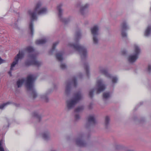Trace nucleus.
<instances>
[{
    "label": "nucleus",
    "mask_w": 151,
    "mask_h": 151,
    "mask_svg": "<svg viewBox=\"0 0 151 151\" xmlns=\"http://www.w3.org/2000/svg\"><path fill=\"white\" fill-rule=\"evenodd\" d=\"M34 116L36 117L37 118H38L39 119H40V116L39 115L37 114V113H34Z\"/></svg>",
    "instance_id": "c9c22d12"
},
{
    "label": "nucleus",
    "mask_w": 151,
    "mask_h": 151,
    "mask_svg": "<svg viewBox=\"0 0 151 151\" xmlns=\"http://www.w3.org/2000/svg\"><path fill=\"white\" fill-rule=\"evenodd\" d=\"M66 65L64 64H61L60 65V68L62 69H64L66 68Z\"/></svg>",
    "instance_id": "473e14b6"
},
{
    "label": "nucleus",
    "mask_w": 151,
    "mask_h": 151,
    "mask_svg": "<svg viewBox=\"0 0 151 151\" xmlns=\"http://www.w3.org/2000/svg\"><path fill=\"white\" fill-rule=\"evenodd\" d=\"M109 118L108 116H106L105 117V124L106 126H107L109 124Z\"/></svg>",
    "instance_id": "cd10ccee"
},
{
    "label": "nucleus",
    "mask_w": 151,
    "mask_h": 151,
    "mask_svg": "<svg viewBox=\"0 0 151 151\" xmlns=\"http://www.w3.org/2000/svg\"><path fill=\"white\" fill-rule=\"evenodd\" d=\"M35 79H34L32 75L28 76L27 78L26 87L28 90L33 89V82Z\"/></svg>",
    "instance_id": "0eeeda50"
},
{
    "label": "nucleus",
    "mask_w": 151,
    "mask_h": 151,
    "mask_svg": "<svg viewBox=\"0 0 151 151\" xmlns=\"http://www.w3.org/2000/svg\"><path fill=\"white\" fill-rule=\"evenodd\" d=\"M151 31V26H149L145 32V35L146 36H148L149 35Z\"/></svg>",
    "instance_id": "2eb2a0df"
},
{
    "label": "nucleus",
    "mask_w": 151,
    "mask_h": 151,
    "mask_svg": "<svg viewBox=\"0 0 151 151\" xmlns=\"http://www.w3.org/2000/svg\"><path fill=\"white\" fill-rule=\"evenodd\" d=\"M68 21V19H64L63 20H62V21L65 22V23H66Z\"/></svg>",
    "instance_id": "e433bc0d"
},
{
    "label": "nucleus",
    "mask_w": 151,
    "mask_h": 151,
    "mask_svg": "<svg viewBox=\"0 0 151 151\" xmlns=\"http://www.w3.org/2000/svg\"><path fill=\"white\" fill-rule=\"evenodd\" d=\"M24 55V51L23 50L19 51V53L17 55L15 58L14 61L13 62L11 65L10 68L11 70H13V68L17 63L19 59H22Z\"/></svg>",
    "instance_id": "423d86ee"
},
{
    "label": "nucleus",
    "mask_w": 151,
    "mask_h": 151,
    "mask_svg": "<svg viewBox=\"0 0 151 151\" xmlns=\"http://www.w3.org/2000/svg\"><path fill=\"white\" fill-rule=\"evenodd\" d=\"M58 43L59 42H57L53 44L52 47V49L51 50V51H53L55 50L56 48V46L58 44Z\"/></svg>",
    "instance_id": "393cba45"
},
{
    "label": "nucleus",
    "mask_w": 151,
    "mask_h": 151,
    "mask_svg": "<svg viewBox=\"0 0 151 151\" xmlns=\"http://www.w3.org/2000/svg\"><path fill=\"white\" fill-rule=\"evenodd\" d=\"M15 105L16 106H18L19 105L17 104H15Z\"/></svg>",
    "instance_id": "79ce46f5"
},
{
    "label": "nucleus",
    "mask_w": 151,
    "mask_h": 151,
    "mask_svg": "<svg viewBox=\"0 0 151 151\" xmlns=\"http://www.w3.org/2000/svg\"><path fill=\"white\" fill-rule=\"evenodd\" d=\"M94 91V89L91 90L89 93V96L91 98H92L93 96V93Z\"/></svg>",
    "instance_id": "bb28decb"
},
{
    "label": "nucleus",
    "mask_w": 151,
    "mask_h": 151,
    "mask_svg": "<svg viewBox=\"0 0 151 151\" xmlns=\"http://www.w3.org/2000/svg\"><path fill=\"white\" fill-rule=\"evenodd\" d=\"M54 151V150H52V151Z\"/></svg>",
    "instance_id": "37998d69"
},
{
    "label": "nucleus",
    "mask_w": 151,
    "mask_h": 151,
    "mask_svg": "<svg viewBox=\"0 0 151 151\" xmlns=\"http://www.w3.org/2000/svg\"><path fill=\"white\" fill-rule=\"evenodd\" d=\"M4 60L3 59H2L0 57V64L1 63H4Z\"/></svg>",
    "instance_id": "4c0bfd02"
},
{
    "label": "nucleus",
    "mask_w": 151,
    "mask_h": 151,
    "mask_svg": "<svg viewBox=\"0 0 151 151\" xmlns=\"http://www.w3.org/2000/svg\"><path fill=\"white\" fill-rule=\"evenodd\" d=\"M97 83L98 88L97 90L96 93L99 94L100 92L104 91L106 87L104 85L102 84V81L101 80L98 81Z\"/></svg>",
    "instance_id": "9d476101"
},
{
    "label": "nucleus",
    "mask_w": 151,
    "mask_h": 151,
    "mask_svg": "<svg viewBox=\"0 0 151 151\" xmlns=\"http://www.w3.org/2000/svg\"><path fill=\"white\" fill-rule=\"evenodd\" d=\"M101 72L103 74L105 75L106 77L110 78H112V82L113 83H116L118 80L116 77L114 76L112 77L111 75L108 73L107 71L104 69H103L101 70Z\"/></svg>",
    "instance_id": "1a4fd4ad"
},
{
    "label": "nucleus",
    "mask_w": 151,
    "mask_h": 151,
    "mask_svg": "<svg viewBox=\"0 0 151 151\" xmlns=\"http://www.w3.org/2000/svg\"><path fill=\"white\" fill-rule=\"evenodd\" d=\"M122 31V35L123 37H124L127 36V34L124 31L126 30L127 28V26L126 25V22H123L121 24Z\"/></svg>",
    "instance_id": "9b49d317"
},
{
    "label": "nucleus",
    "mask_w": 151,
    "mask_h": 151,
    "mask_svg": "<svg viewBox=\"0 0 151 151\" xmlns=\"http://www.w3.org/2000/svg\"><path fill=\"white\" fill-rule=\"evenodd\" d=\"M75 118L76 119H78L79 118V116L78 114H76L75 116Z\"/></svg>",
    "instance_id": "58836bf2"
},
{
    "label": "nucleus",
    "mask_w": 151,
    "mask_h": 151,
    "mask_svg": "<svg viewBox=\"0 0 151 151\" xmlns=\"http://www.w3.org/2000/svg\"><path fill=\"white\" fill-rule=\"evenodd\" d=\"M29 53L32 52L34 51L33 48L32 47L29 46L27 47L25 49Z\"/></svg>",
    "instance_id": "6ab92c4d"
},
{
    "label": "nucleus",
    "mask_w": 151,
    "mask_h": 151,
    "mask_svg": "<svg viewBox=\"0 0 151 151\" xmlns=\"http://www.w3.org/2000/svg\"><path fill=\"white\" fill-rule=\"evenodd\" d=\"M72 84H73L74 87H76L77 85L76 79L75 77H73L71 81Z\"/></svg>",
    "instance_id": "412c9836"
},
{
    "label": "nucleus",
    "mask_w": 151,
    "mask_h": 151,
    "mask_svg": "<svg viewBox=\"0 0 151 151\" xmlns=\"http://www.w3.org/2000/svg\"><path fill=\"white\" fill-rule=\"evenodd\" d=\"M63 52H60L58 53L56 55V57L57 60L59 61H61L63 60L62 57Z\"/></svg>",
    "instance_id": "4468645a"
},
{
    "label": "nucleus",
    "mask_w": 151,
    "mask_h": 151,
    "mask_svg": "<svg viewBox=\"0 0 151 151\" xmlns=\"http://www.w3.org/2000/svg\"><path fill=\"white\" fill-rule=\"evenodd\" d=\"M47 40L46 38H45L41 40H37L35 42V43L37 45L43 44L46 42Z\"/></svg>",
    "instance_id": "ddd939ff"
},
{
    "label": "nucleus",
    "mask_w": 151,
    "mask_h": 151,
    "mask_svg": "<svg viewBox=\"0 0 151 151\" xmlns=\"http://www.w3.org/2000/svg\"><path fill=\"white\" fill-rule=\"evenodd\" d=\"M42 137L43 138L45 139H48L49 137V134L48 132H46L43 134Z\"/></svg>",
    "instance_id": "b1692460"
},
{
    "label": "nucleus",
    "mask_w": 151,
    "mask_h": 151,
    "mask_svg": "<svg viewBox=\"0 0 151 151\" xmlns=\"http://www.w3.org/2000/svg\"><path fill=\"white\" fill-rule=\"evenodd\" d=\"M41 5V3L40 2H39L37 4L35 9L33 12H31L30 10H29L28 12V13L32 20V21L29 24V27L31 31V35H33L34 31L32 21L37 19V14H44L47 11V9L46 8H43L40 9Z\"/></svg>",
    "instance_id": "f257e3e1"
},
{
    "label": "nucleus",
    "mask_w": 151,
    "mask_h": 151,
    "mask_svg": "<svg viewBox=\"0 0 151 151\" xmlns=\"http://www.w3.org/2000/svg\"><path fill=\"white\" fill-rule=\"evenodd\" d=\"M30 60L27 61L25 62L26 65L28 66L33 65L37 66H39L41 64V62L36 60L37 55L35 54L31 55L29 56Z\"/></svg>",
    "instance_id": "20e7f679"
},
{
    "label": "nucleus",
    "mask_w": 151,
    "mask_h": 151,
    "mask_svg": "<svg viewBox=\"0 0 151 151\" xmlns=\"http://www.w3.org/2000/svg\"><path fill=\"white\" fill-rule=\"evenodd\" d=\"M76 36L77 38H80V37L81 36V34L79 32H77Z\"/></svg>",
    "instance_id": "72a5a7b5"
},
{
    "label": "nucleus",
    "mask_w": 151,
    "mask_h": 151,
    "mask_svg": "<svg viewBox=\"0 0 151 151\" xmlns=\"http://www.w3.org/2000/svg\"><path fill=\"white\" fill-rule=\"evenodd\" d=\"M76 144L80 147L85 146L86 145V143L82 139V137H81L77 138L76 140Z\"/></svg>",
    "instance_id": "f8f14e48"
},
{
    "label": "nucleus",
    "mask_w": 151,
    "mask_h": 151,
    "mask_svg": "<svg viewBox=\"0 0 151 151\" xmlns=\"http://www.w3.org/2000/svg\"><path fill=\"white\" fill-rule=\"evenodd\" d=\"M83 109V107L82 106H79L75 110V112H79L82 111Z\"/></svg>",
    "instance_id": "5701e85b"
},
{
    "label": "nucleus",
    "mask_w": 151,
    "mask_h": 151,
    "mask_svg": "<svg viewBox=\"0 0 151 151\" xmlns=\"http://www.w3.org/2000/svg\"><path fill=\"white\" fill-rule=\"evenodd\" d=\"M69 45L70 46L73 47L75 50L81 53L82 59L86 58L87 55V52L85 47L80 45L77 42L74 44H69Z\"/></svg>",
    "instance_id": "7ed1b4c3"
},
{
    "label": "nucleus",
    "mask_w": 151,
    "mask_h": 151,
    "mask_svg": "<svg viewBox=\"0 0 151 151\" xmlns=\"http://www.w3.org/2000/svg\"><path fill=\"white\" fill-rule=\"evenodd\" d=\"M147 70L149 72H150L151 71V65H149L148 67Z\"/></svg>",
    "instance_id": "f704fd0d"
},
{
    "label": "nucleus",
    "mask_w": 151,
    "mask_h": 151,
    "mask_svg": "<svg viewBox=\"0 0 151 151\" xmlns=\"http://www.w3.org/2000/svg\"><path fill=\"white\" fill-rule=\"evenodd\" d=\"M110 96V94L109 93H104L103 94V98L104 99H106Z\"/></svg>",
    "instance_id": "4be33fe9"
},
{
    "label": "nucleus",
    "mask_w": 151,
    "mask_h": 151,
    "mask_svg": "<svg viewBox=\"0 0 151 151\" xmlns=\"http://www.w3.org/2000/svg\"><path fill=\"white\" fill-rule=\"evenodd\" d=\"M88 122H91L93 124L95 123V120L94 117L93 116H90L88 118Z\"/></svg>",
    "instance_id": "f3484780"
},
{
    "label": "nucleus",
    "mask_w": 151,
    "mask_h": 151,
    "mask_svg": "<svg viewBox=\"0 0 151 151\" xmlns=\"http://www.w3.org/2000/svg\"><path fill=\"white\" fill-rule=\"evenodd\" d=\"M62 6V5L60 4L58 5L57 7V9L58 11V16L60 18H61L62 15V10L61 9V8Z\"/></svg>",
    "instance_id": "dca6fc26"
},
{
    "label": "nucleus",
    "mask_w": 151,
    "mask_h": 151,
    "mask_svg": "<svg viewBox=\"0 0 151 151\" xmlns=\"http://www.w3.org/2000/svg\"><path fill=\"white\" fill-rule=\"evenodd\" d=\"M11 104L10 102H7L6 103H4L3 104L0 105V109H2L6 106H7L8 104Z\"/></svg>",
    "instance_id": "a878e982"
},
{
    "label": "nucleus",
    "mask_w": 151,
    "mask_h": 151,
    "mask_svg": "<svg viewBox=\"0 0 151 151\" xmlns=\"http://www.w3.org/2000/svg\"><path fill=\"white\" fill-rule=\"evenodd\" d=\"M88 6V4H85L84 6H82L81 9V11L82 12V11L85 9L86 8H87Z\"/></svg>",
    "instance_id": "c756f323"
},
{
    "label": "nucleus",
    "mask_w": 151,
    "mask_h": 151,
    "mask_svg": "<svg viewBox=\"0 0 151 151\" xmlns=\"http://www.w3.org/2000/svg\"><path fill=\"white\" fill-rule=\"evenodd\" d=\"M82 98V96L80 92H78L75 94L73 99L68 100L67 101V107L68 109L73 108L75 105Z\"/></svg>",
    "instance_id": "f03ea898"
},
{
    "label": "nucleus",
    "mask_w": 151,
    "mask_h": 151,
    "mask_svg": "<svg viewBox=\"0 0 151 151\" xmlns=\"http://www.w3.org/2000/svg\"><path fill=\"white\" fill-rule=\"evenodd\" d=\"M32 95L34 98H35L37 96V93L34 90L32 91Z\"/></svg>",
    "instance_id": "7c9ffc66"
},
{
    "label": "nucleus",
    "mask_w": 151,
    "mask_h": 151,
    "mask_svg": "<svg viewBox=\"0 0 151 151\" xmlns=\"http://www.w3.org/2000/svg\"><path fill=\"white\" fill-rule=\"evenodd\" d=\"M122 55H124L126 53V51L125 50H123L121 52Z\"/></svg>",
    "instance_id": "ea45409f"
},
{
    "label": "nucleus",
    "mask_w": 151,
    "mask_h": 151,
    "mask_svg": "<svg viewBox=\"0 0 151 151\" xmlns=\"http://www.w3.org/2000/svg\"><path fill=\"white\" fill-rule=\"evenodd\" d=\"M84 68L86 70V73L87 75L89 74V67L87 64H85L84 65Z\"/></svg>",
    "instance_id": "aec40b11"
},
{
    "label": "nucleus",
    "mask_w": 151,
    "mask_h": 151,
    "mask_svg": "<svg viewBox=\"0 0 151 151\" xmlns=\"http://www.w3.org/2000/svg\"><path fill=\"white\" fill-rule=\"evenodd\" d=\"M99 29L97 25L94 26L91 29V34L93 36V43L95 44H96L98 43V41L96 37V35H98L97 32Z\"/></svg>",
    "instance_id": "6e6552de"
},
{
    "label": "nucleus",
    "mask_w": 151,
    "mask_h": 151,
    "mask_svg": "<svg viewBox=\"0 0 151 151\" xmlns=\"http://www.w3.org/2000/svg\"><path fill=\"white\" fill-rule=\"evenodd\" d=\"M134 54L133 55H130L128 58V61L130 63L134 62L138 58V55L140 52V50L137 45H134Z\"/></svg>",
    "instance_id": "39448f33"
},
{
    "label": "nucleus",
    "mask_w": 151,
    "mask_h": 151,
    "mask_svg": "<svg viewBox=\"0 0 151 151\" xmlns=\"http://www.w3.org/2000/svg\"><path fill=\"white\" fill-rule=\"evenodd\" d=\"M8 74L10 76H12V72H11V71H9V72H8Z\"/></svg>",
    "instance_id": "a19ab883"
},
{
    "label": "nucleus",
    "mask_w": 151,
    "mask_h": 151,
    "mask_svg": "<svg viewBox=\"0 0 151 151\" xmlns=\"http://www.w3.org/2000/svg\"><path fill=\"white\" fill-rule=\"evenodd\" d=\"M24 79H21L17 81V85L18 88L20 87L22 84L24 83Z\"/></svg>",
    "instance_id": "a211bd4d"
},
{
    "label": "nucleus",
    "mask_w": 151,
    "mask_h": 151,
    "mask_svg": "<svg viewBox=\"0 0 151 151\" xmlns=\"http://www.w3.org/2000/svg\"><path fill=\"white\" fill-rule=\"evenodd\" d=\"M0 151H5L4 149L2 146V142L0 141Z\"/></svg>",
    "instance_id": "2f4dec72"
},
{
    "label": "nucleus",
    "mask_w": 151,
    "mask_h": 151,
    "mask_svg": "<svg viewBox=\"0 0 151 151\" xmlns=\"http://www.w3.org/2000/svg\"><path fill=\"white\" fill-rule=\"evenodd\" d=\"M70 84H69L67 85L66 87L65 92L68 93L70 91Z\"/></svg>",
    "instance_id": "c85d7f7f"
}]
</instances>
